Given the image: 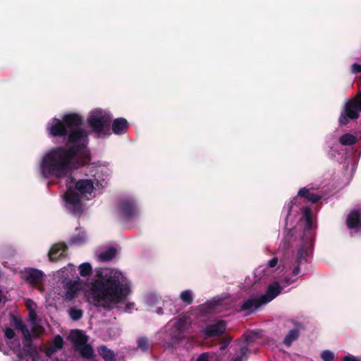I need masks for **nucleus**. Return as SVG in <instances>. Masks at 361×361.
Listing matches in <instances>:
<instances>
[{"label":"nucleus","mask_w":361,"mask_h":361,"mask_svg":"<svg viewBox=\"0 0 361 361\" xmlns=\"http://www.w3.org/2000/svg\"><path fill=\"white\" fill-rule=\"evenodd\" d=\"M79 271L81 276L86 277L92 274V268L90 263L85 262L80 265Z\"/></svg>","instance_id":"30"},{"label":"nucleus","mask_w":361,"mask_h":361,"mask_svg":"<svg viewBox=\"0 0 361 361\" xmlns=\"http://www.w3.org/2000/svg\"><path fill=\"white\" fill-rule=\"evenodd\" d=\"M68 247L65 243L54 244L49 252V257L51 261H56L59 259L65 257Z\"/></svg>","instance_id":"14"},{"label":"nucleus","mask_w":361,"mask_h":361,"mask_svg":"<svg viewBox=\"0 0 361 361\" xmlns=\"http://www.w3.org/2000/svg\"><path fill=\"white\" fill-rule=\"evenodd\" d=\"M56 351L57 350L51 345L46 348L44 353L47 357H51Z\"/></svg>","instance_id":"37"},{"label":"nucleus","mask_w":361,"mask_h":361,"mask_svg":"<svg viewBox=\"0 0 361 361\" xmlns=\"http://www.w3.org/2000/svg\"><path fill=\"white\" fill-rule=\"evenodd\" d=\"M345 223L349 229L361 230V210L355 209L350 211Z\"/></svg>","instance_id":"12"},{"label":"nucleus","mask_w":361,"mask_h":361,"mask_svg":"<svg viewBox=\"0 0 361 361\" xmlns=\"http://www.w3.org/2000/svg\"><path fill=\"white\" fill-rule=\"evenodd\" d=\"M303 216L306 221L305 232L310 231L312 227V211L310 207H305L303 210Z\"/></svg>","instance_id":"28"},{"label":"nucleus","mask_w":361,"mask_h":361,"mask_svg":"<svg viewBox=\"0 0 361 361\" xmlns=\"http://www.w3.org/2000/svg\"><path fill=\"white\" fill-rule=\"evenodd\" d=\"M361 112V92H358L353 98L346 101L343 110L338 118L341 126H346L348 120H355Z\"/></svg>","instance_id":"6"},{"label":"nucleus","mask_w":361,"mask_h":361,"mask_svg":"<svg viewBox=\"0 0 361 361\" xmlns=\"http://www.w3.org/2000/svg\"><path fill=\"white\" fill-rule=\"evenodd\" d=\"M357 141V137L350 133H345L339 138V142L343 146L355 145Z\"/></svg>","instance_id":"27"},{"label":"nucleus","mask_w":361,"mask_h":361,"mask_svg":"<svg viewBox=\"0 0 361 361\" xmlns=\"http://www.w3.org/2000/svg\"><path fill=\"white\" fill-rule=\"evenodd\" d=\"M97 351L104 361H116V354L106 345H102L99 346Z\"/></svg>","instance_id":"23"},{"label":"nucleus","mask_w":361,"mask_h":361,"mask_svg":"<svg viewBox=\"0 0 361 361\" xmlns=\"http://www.w3.org/2000/svg\"><path fill=\"white\" fill-rule=\"evenodd\" d=\"M261 296H252L242 302L240 306V310L247 312V314L253 313L257 308L264 305Z\"/></svg>","instance_id":"9"},{"label":"nucleus","mask_w":361,"mask_h":361,"mask_svg":"<svg viewBox=\"0 0 361 361\" xmlns=\"http://www.w3.org/2000/svg\"><path fill=\"white\" fill-rule=\"evenodd\" d=\"M298 196L303 197L307 202H312L313 204L317 203L322 198L321 195L311 192L310 189H308L305 187L302 188L299 190L298 192Z\"/></svg>","instance_id":"21"},{"label":"nucleus","mask_w":361,"mask_h":361,"mask_svg":"<svg viewBox=\"0 0 361 361\" xmlns=\"http://www.w3.org/2000/svg\"><path fill=\"white\" fill-rule=\"evenodd\" d=\"M75 350L79 352L83 358L90 359L93 356V348L87 343L81 345L80 348H77Z\"/></svg>","instance_id":"26"},{"label":"nucleus","mask_w":361,"mask_h":361,"mask_svg":"<svg viewBox=\"0 0 361 361\" xmlns=\"http://www.w3.org/2000/svg\"><path fill=\"white\" fill-rule=\"evenodd\" d=\"M11 319L12 324L14 326L15 329L16 330L20 331L22 332L23 338H29L30 334L31 333L29 331L27 326L22 321V319L20 317L15 316L14 314L11 315Z\"/></svg>","instance_id":"19"},{"label":"nucleus","mask_w":361,"mask_h":361,"mask_svg":"<svg viewBox=\"0 0 361 361\" xmlns=\"http://www.w3.org/2000/svg\"><path fill=\"white\" fill-rule=\"evenodd\" d=\"M281 290L282 288L278 282L275 281L270 284L267 288L266 293L261 295V298L264 301V304L269 302L272 300H274L276 296H278L281 293Z\"/></svg>","instance_id":"16"},{"label":"nucleus","mask_w":361,"mask_h":361,"mask_svg":"<svg viewBox=\"0 0 361 361\" xmlns=\"http://www.w3.org/2000/svg\"><path fill=\"white\" fill-rule=\"evenodd\" d=\"M63 339L60 335H57L54 338L52 345L57 350H60L63 346Z\"/></svg>","instance_id":"35"},{"label":"nucleus","mask_w":361,"mask_h":361,"mask_svg":"<svg viewBox=\"0 0 361 361\" xmlns=\"http://www.w3.org/2000/svg\"><path fill=\"white\" fill-rule=\"evenodd\" d=\"M81 126L68 129V142L74 144L69 147H75L74 154L78 157L80 164H90L91 160L90 152L87 145L89 142L88 133Z\"/></svg>","instance_id":"3"},{"label":"nucleus","mask_w":361,"mask_h":361,"mask_svg":"<svg viewBox=\"0 0 361 361\" xmlns=\"http://www.w3.org/2000/svg\"><path fill=\"white\" fill-rule=\"evenodd\" d=\"M86 238L84 233H80L71 238L69 243L71 245H82L85 243Z\"/></svg>","instance_id":"31"},{"label":"nucleus","mask_w":361,"mask_h":361,"mask_svg":"<svg viewBox=\"0 0 361 361\" xmlns=\"http://www.w3.org/2000/svg\"><path fill=\"white\" fill-rule=\"evenodd\" d=\"M119 209L125 221H129L138 215L139 212L134 201L122 200L119 203Z\"/></svg>","instance_id":"8"},{"label":"nucleus","mask_w":361,"mask_h":361,"mask_svg":"<svg viewBox=\"0 0 361 361\" xmlns=\"http://www.w3.org/2000/svg\"><path fill=\"white\" fill-rule=\"evenodd\" d=\"M296 199L294 198L293 200H291L290 202H289L287 204V217L290 214V212L292 211V209H293V205L295 204V202L294 200Z\"/></svg>","instance_id":"41"},{"label":"nucleus","mask_w":361,"mask_h":361,"mask_svg":"<svg viewBox=\"0 0 361 361\" xmlns=\"http://www.w3.org/2000/svg\"><path fill=\"white\" fill-rule=\"evenodd\" d=\"M130 124L128 121L123 118H117L111 121V133L115 135H123L128 132Z\"/></svg>","instance_id":"13"},{"label":"nucleus","mask_w":361,"mask_h":361,"mask_svg":"<svg viewBox=\"0 0 361 361\" xmlns=\"http://www.w3.org/2000/svg\"><path fill=\"white\" fill-rule=\"evenodd\" d=\"M1 295H2V292H1V290H0V303H1V301H2Z\"/></svg>","instance_id":"50"},{"label":"nucleus","mask_w":361,"mask_h":361,"mask_svg":"<svg viewBox=\"0 0 361 361\" xmlns=\"http://www.w3.org/2000/svg\"><path fill=\"white\" fill-rule=\"evenodd\" d=\"M32 339V336L31 334L29 338H23V351L26 355L32 357V361H37L39 353L37 348L33 346Z\"/></svg>","instance_id":"18"},{"label":"nucleus","mask_w":361,"mask_h":361,"mask_svg":"<svg viewBox=\"0 0 361 361\" xmlns=\"http://www.w3.org/2000/svg\"><path fill=\"white\" fill-rule=\"evenodd\" d=\"M25 274V279L32 285L41 283L44 276L42 271L33 268L26 269Z\"/></svg>","instance_id":"15"},{"label":"nucleus","mask_w":361,"mask_h":361,"mask_svg":"<svg viewBox=\"0 0 361 361\" xmlns=\"http://www.w3.org/2000/svg\"><path fill=\"white\" fill-rule=\"evenodd\" d=\"M97 279L90 283V295L95 307L109 310L111 305L122 302L130 293V286L121 271L103 274L97 271Z\"/></svg>","instance_id":"1"},{"label":"nucleus","mask_w":361,"mask_h":361,"mask_svg":"<svg viewBox=\"0 0 361 361\" xmlns=\"http://www.w3.org/2000/svg\"><path fill=\"white\" fill-rule=\"evenodd\" d=\"M68 339L74 344L75 349L87 342V336L81 330H72Z\"/></svg>","instance_id":"17"},{"label":"nucleus","mask_w":361,"mask_h":361,"mask_svg":"<svg viewBox=\"0 0 361 361\" xmlns=\"http://www.w3.org/2000/svg\"><path fill=\"white\" fill-rule=\"evenodd\" d=\"M248 350V348L247 347H243L241 348L240 350H241V353L243 354H244L247 350Z\"/></svg>","instance_id":"48"},{"label":"nucleus","mask_w":361,"mask_h":361,"mask_svg":"<svg viewBox=\"0 0 361 361\" xmlns=\"http://www.w3.org/2000/svg\"><path fill=\"white\" fill-rule=\"evenodd\" d=\"M230 342H231V338H229L228 341H226L225 342V343L224 344V345H222V346L220 348V349H221V350H224V349H225V348H226V347H227V345L229 344V343H230Z\"/></svg>","instance_id":"47"},{"label":"nucleus","mask_w":361,"mask_h":361,"mask_svg":"<svg viewBox=\"0 0 361 361\" xmlns=\"http://www.w3.org/2000/svg\"><path fill=\"white\" fill-rule=\"evenodd\" d=\"M80 284L76 281H70L66 283V291L65 293L66 300L71 301L76 296L78 292L80 290Z\"/></svg>","instance_id":"20"},{"label":"nucleus","mask_w":361,"mask_h":361,"mask_svg":"<svg viewBox=\"0 0 361 361\" xmlns=\"http://www.w3.org/2000/svg\"><path fill=\"white\" fill-rule=\"evenodd\" d=\"M29 317L32 322H34L37 319V314L33 310H30L29 312Z\"/></svg>","instance_id":"45"},{"label":"nucleus","mask_w":361,"mask_h":361,"mask_svg":"<svg viewBox=\"0 0 361 361\" xmlns=\"http://www.w3.org/2000/svg\"><path fill=\"white\" fill-rule=\"evenodd\" d=\"M87 124L92 131L97 135H110L111 115L101 109H96L91 112L87 118Z\"/></svg>","instance_id":"5"},{"label":"nucleus","mask_w":361,"mask_h":361,"mask_svg":"<svg viewBox=\"0 0 361 361\" xmlns=\"http://www.w3.org/2000/svg\"><path fill=\"white\" fill-rule=\"evenodd\" d=\"M321 358L323 361H334L335 355L332 351L324 350L321 353Z\"/></svg>","instance_id":"34"},{"label":"nucleus","mask_w":361,"mask_h":361,"mask_svg":"<svg viewBox=\"0 0 361 361\" xmlns=\"http://www.w3.org/2000/svg\"><path fill=\"white\" fill-rule=\"evenodd\" d=\"M301 264H297V266L293 269L292 271V274L293 276H296L300 272V266Z\"/></svg>","instance_id":"43"},{"label":"nucleus","mask_w":361,"mask_h":361,"mask_svg":"<svg viewBox=\"0 0 361 361\" xmlns=\"http://www.w3.org/2000/svg\"><path fill=\"white\" fill-rule=\"evenodd\" d=\"M68 314L72 320L78 321L82 317L83 311L75 307H71L68 310Z\"/></svg>","instance_id":"32"},{"label":"nucleus","mask_w":361,"mask_h":361,"mask_svg":"<svg viewBox=\"0 0 361 361\" xmlns=\"http://www.w3.org/2000/svg\"><path fill=\"white\" fill-rule=\"evenodd\" d=\"M235 361H240V359H239V358H238V359H236Z\"/></svg>","instance_id":"51"},{"label":"nucleus","mask_w":361,"mask_h":361,"mask_svg":"<svg viewBox=\"0 0 361 361\" xmlns=\"http://www.w3.org/2000/svg\"><path fill=\"white\" fill-rule=\"evenodd\" d=\"M296 280H297V278L292 279L291 278H289V277H285L283 281L285 283L290 285L292 283L295 282Z\"/></svg>","instance_id":"44"},{"label":"nucleus","mask_w":361,"mask_h":361,"mask_svg":"<svg viewBox=\"0 0 361 361\" xmlns=\"http://www.w3.org/2000/svg\"><path fill=\"white\" fill-rule=\"evenodd\" d=\"M69 178L70 182L67 185V190L63 195L66 207L73 214H80L82 212V197L73 190L71 185L75 178L71 176H70Z\"/></svg>","instance_id":"7"},{"label":"nucleus","mask_w":361,"mask_h":361,"mask_svg":"<svg viewBox=\"0 0 361 361\" xmlns=\"http://www.w3.org/2000/svg\"><path fill=\"white\" fill-rule=\"evenodd\" d=\"M300 337V331L298 329H291L285 336L283 343L287 346L290 347L293 342L298 340Z\"/></svg>","instance_id":"24"},{"label":"nucleus","mask_w":361,"mask_h":361,"mask_svg":"<svg viewBox=\"0 0 361 361\" xmlns=\"http://www.w3.org/2000/svg\"><path fill=\"white\" fill-rule=\"evenodd\" d=\"M75 147H55L47 152L40 164V172L45 178H63L71 175L73 169L87 164H80L74 154Z\"/></svg>","instance_id":"2"},{"label":"nucleus","mask_w":361,"mask_h":361,"mask_svg":"<svg viewBox=\"0 0 361 361\" xmlns=\"http://www.w3.org/2000/svg\"><path fill=\"white\" fill-rule=\"evenodd\" d=\"M180 298L187 305L192 304L193 302L192 293L190 290H183L180 293Z\"/></svg>","instance_id":"33"},{"label":"nucleus","mask_w":361,"mask_h":361,"mask_svg":"<svg viewBox=\"0 0 361 361\" xmlns=\"http://www.w3.org/2000/svg\"><path fill=\"white\" fill-rule=\"evenodd\" d=\"M116 252L115 247H109L106 250L99 255V259L101 262L111 261L116 257Z\"/></svg>","instance_id":"25"},{"label":"nucleus","mask_w":361,"mask_h":361,"mask_svg":"<svg viewBox=\"0 0 361 361\" xmlns=\"http://www.w3.org/2000/svg\"><path fill=\"white\" fill-rule=\"evenodd\" d=\"M226 329V322L219 320L214 324L207 325L203 330L207 337L218 336L223 334Z\"/></svg>","instance_id":"10"},{"label":"nucleus","mask_w":361,"mask_h":361,"mask_svg":"<svg viewBox=\"0 0 361 361\" xmlns=\"http://www.w3.org/2000/svg\"><path fill=\"white\" fill-rule=\"evenodd\" d=\"M157 313L160 314H163L164 312H163L162 309L161 308H158L157 309Z\"/></svg>","instance_id":"49"},{"label":"nucleus","mask_w":361,"mask_h":361,"mask_svg":"<svg viewBox=\"0 0 361 361\" xmlns=\"http://www.w3.org/2000/svg\"><path fill=\"white\" fill-rule=\"evenodd\" d=\"M83 123L82 117L76 113L65 114L62 119L53 118L47 125V132L51 137H61L67 136L68 129Z\"/></svg>","instance_id":"4"},{"label":"nucleus","mask_w":361,"mask_h":361,"mask_svg":"<svg viewBox=\"0 0 361 361\" xmlns=\"http://www.w3.org/2000/svg\"><path fill=\"white\" fill-rule=\"evenodd\" d=\"M342 361H361L360 359L352 355H348L343 357Z\"/></svg>","instance_id":"40"},{"label":"nucleus","mask_w":361,"mask_h":361,"mask_svg":"<svg viewBox=\"0 0 361 361\" xmlns=\"http://www.w3.org/2000/svg\"><path fill=\"white\" fill-rule=\"evenodd\" d=\"M255 334L253 332L245 334V339L247 343H250L255 341Z\"/></svg>","instance_id":"39"},{"label":"nucleus","mask_w":361,"mask_h":361,"mask_svg":"<svg viewBox=\"0 0 361 361\" xmlns=\"http://www.w3.org/2000/svg\"><path fill=\"white\" fill-rule=\"evenodd\" d=\"M137 348L142 352L146 353L148 351L150 347V342L148 338L146 336L139 337L137 340Z\"/></svg>","instance_id":"29"},{"label":"nucleus","mask_w":361,"mask_h":361,"mask_svg":"<svg viewBox=\"0 0 361 361\" xmlns=\"http://www.w3.org/2000/svg\"><path fill=\"white\" fill-rule=\"evenodd\" d=\"M73 188L80 197L90 194L94 190V183L90 179H81L78 180Z\"/></svg>","instance_id":"11"},{"label":"nucleus","mask_w":361,"mask_h":361,"mask_svg":"<svg viewBox=\"0 0 361 361\" xmlns=\"http://www.w3.org/2000/svg\"><path fill=\"white\" fill-rule=\"evenodd\" d=\"M279 262V259L277 257H273L268 262V266L270 268H274L276 266L277 263Z\"/></svg>","instance_id":"42"},{"label":"nucleus","mask_w":361,"mask_h":361,"mask_svg":"<svg viewBox=\"0 0 361 361\" xmlns=\"http://www.w3.org/2000/svg\"><path fill=\"white\" fill-rule=\"evenodd\" d=\"M312 249L310 245L302 244L298 249L297 257L295 259L296 264H302L303 262H307V258L310 255Z\"/></svg>","instance_id":"22"},{"label":"nucleus","mask_w":361,"mask_h":361,"mask_svg":"<svg viewBox=\"0 0 361 361\" xmlns=\"http://www.w3.org/2000/svg\"><path fill=\"white\" fill-rule=\"evenodd\" d=\"M351 71L354 74H358L361 73V65L358 63H353L351 66Z\"/></svg>","instance_id":"38"},{"label":"nucleus","mask_w":361,"mask_h":361,"mask_svg":"<svg viewBox=\"0 0 361 361\" xmlns=\"http://www.w3.org/2000/svg\"><path fill=\"white\" fill-rule=\"evenodd\" d=\"M183 331H184L183 329H178V331H179V332L178 333V334H175V336H176L178 339H180H180H182V338H184V336H183V335H182V334H183Z\"/></svg>","instance_id":"46"},{"label":"nucleus","mask_w":361,"mask_h":361,"mask_svg":"<svg viewBox=\"0 0 361 361\" xmlns=\"http://www.w3.org/2000/svg\"><path fill=\"white\" fill-rule=\"evenodd\" d=\"M4 335L8 339H13L16 336V333L13 329L8 327L4 331Z\"/></svg>","instance_id":"36"}]
</instances>
